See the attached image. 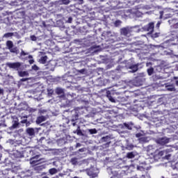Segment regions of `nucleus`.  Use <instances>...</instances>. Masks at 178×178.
I'll return each instance as SVG.
<instances>
[{
	"mask_svg": "<svg viewBox=\"0 0 178 178\" xmlns=\"http://www.w3.org/2000/svg\"><path fill=\"white\" fill-rule=\"evenodd\" d=\"M14 148H13V152L12 154V156L13 158H15L16 159L19 158H24V148L23 147V144L22 143H17L15 142L13 143Z\"/></svg>",
	"mask_w": 178,
	"mask_h": 178,
	"instance_id": "f257e3e1",
	"label": "nucleus"
},
{
	"mask_svg": "<svg viewBox=\"0 0 178 178\" xmlns=\"http://www.w3.org/2000/svg\"><path fill=\"white\" fill-rule=\"evenodd\" d=\"M86 110V108L81 107H78L76 108L75 109H74L73 111H72V113H74V114H72V120L71 122L72 123V126H77L76 123L74 122H76V120H79V117L80 116V115H84V111Z\"/></svg>",
	"mask_w": 178,
	"mask_h": 178,
	"instance_id": "f03ea898",
	"label": "nucleus"
},
{
	"mask_svg": "<svg viewBox=\"0 0 178 178\" xmlns=\"http://www.w3.org/2000/svg\"><path fill=\"white\" fill-rule=\"evenodd\" d=\"M30 163L32 166H35V170H42V165H40V160L35 159V157L30 159Z\"/></svg>",
	"mask_w": 178,
	"mask_h": 178,
	"instance_id": "7ed1b4c3",
	"label": "nucleus"
},
{
	"mask_svg": "<svg viewBox=\"0 0 178 178\" xmlns=\"http://www.w3.org/2000/svg\"><path fill=\"white\" fill-rule=\"evenodd\" d=\"M6 47L12 54H17L19 52V49L17 47H13V42L12 40H8L6 42Z\"/></svg>",
	"mask_w": 178,
	"mask_h": 178,
	"instance_id": "20e7f679",
	"label": "nucleus"
},
{
	"mask_svg": "<svg viewBox=\"0 0 178 178\" xmlns=\"http://www.w3.org/2000/svg\"><path fill=\"white\" fill-rule=\"evenodd\" d=\"M146 152L147 155L155 156L158 152V149H155V147H154V145H148Z\"/></svg>",
	"mask_w": 178,
	"mask_h": 178,
	"instance_id": "39448f33",
	"label": "nucleus"
},
{
	"mask_svg": "<svg viewBox=\"0 0 178 178\" xmlns=\"http://www.w3.org/2000/svg\"><path fill=\"white\" fill-rule=\"evenodd\" d=\"M6 65L10 69H14L15 70H19V69H20V67L22 66V63H20L19 62H16V63H7Z\"/></svg>",
	"mask_w": 178,
	"mask_h": 178,
	"instance_id": "423d86ee",
	"label": "nucleus"
},
{
	"mask_svg": "<svg viewBox=\"0 0 178 178\" xmlns=\"http://www.w3.org/2000/svg\"><path fill=\"white\" fill-rule=\"evenodd\" d=\"M126 67H127V69H130L132 73H136V72L138 70V65L133 64V63H127Z\"/></svg>",
	"mask_w": 178,
	"mask_h": 178,
	"instance_id": "0eeeda50",
	"label": "nucleus"
},
{
	"mask_svg": "<svg viewBox=\"0 0 178 178\" xmlns=\"http://www.w3.org/2000/svg\"><path fill=\"white\" fill-rule=\"evenodd\" d=\"M102 143H106L103 145L105 147V148H108L109 147V145L111 144V136H106L102 138Z\"/></svg>",
	"mask_w": 178,
	"mask_h": 178,
	"instance_id": "6e6552de",
	"label": "nucleus"
},
{
	"mask_svg": "<svg viewBox=\"0 0 178 178\" xmlns=\"http://www.w3.org/2000/svg\"><path fill=\"white\" fill-rule=\"evenodd\" d=\"M157 144H159L160 145H165V144H168L169 143V138H161L156 140Z\"/></svg>",
	"mask_w": 178,
	"mask_h": 178,
	"instance_id": "1a4fd4ad",
	"label": "nucleus"
},
{
	"mask_svg": "<svg viewBox=\"0 0 178 178\" xmlns=\"http://www.w3.org/2000/svg\"><path fill=\"white\" fill-rule=\"evenodd\" d=\"M130 33H131V30L129 28H122L121 29L120 33L122 35H125L127 37V35H129Z\"/></svg>",
	"mask_w": 178,
	"mask_h": 178,
	"instance_id": "9d476101",
	"label": "nucleus"
},
{
	"mask_svg": "<svg viewBox=\"0 0 178 178\" xmlns=\"http://www.w3.org/2000/svg\"><path fill=\"white\" fill-rule=\"evenodd\" d=\"M177 22V19H172L168 20L169 24H172L174 29H178V22Z\"/></svg>",
	"mask_w": 178,
	"mask_h": 178,
	"instance_id": "9b49d317",
	"label": "nucleus"
},
{
	"mask_svg": "<svg viewBox=\"0 0 178 178\" xmlns=\"http://www.w3.org/2000/svg\"><path fill=\"white\" fill-rule=\"evenodd\" d=\"M155 27V23L154 22H149L147 25V30L148 31H149L150 33H153L154 32V28Z\"/></svg>",
	"mask_w": 178,
	"mask_h": 178,
	"instance_id": "f8f14e48",
	"label": "nucleus"
},
{
	"mask_svg": "<svg viewBox=\"0 0 178 178\" xmlns=\"http://www.w3.org/2000/svg\"><path fill=\"white\" fill-rule=\"evenodd\" d=\"M47 118H45V116L44 115L39 116L37 118L36 123L37 124H41V123H42V122H45Z\"/></svg>",
	"mask_w": 178,
	"mask_h": 178,
	"instance_id": "ddd939ff",
	"label": "nucleus"
},
{
	"mask_svg": "<svg viewBox=\"0 0 178 178\" xmlns=\"http://www.w3.org/2000/svg\"><path fill=\"white\" fill-rule=\"evenodd\" d=\"M106 97L107 98H108L109 101H111V102H115V100L114 98H113L112 97V93H111V91L107 90L106 91Z\"/></svg>",
	"mask_w": 178,
	"mask_h": 178,
	"instance_id": "4468645a",
	"label": "nucleus"
},
{
	"mask_svg": "<svg viewBox=\"0 0 178 178\" xmlns=\"http://www.w3.org/2000/svg\"><path fill=\"white\" fill-rule=\"evenodd\" d=\"M26 133L29 136H35V131L33 128L26 129Z\"/></svg>",
	"mask_w": 178,
	"mask_h": 178,
	"instance_id": "2eb2a0df",
	"label": "nucleus"
},
{
	"mask_svg": "<svg viewBox=\"0 0 178 178\" xmlns=\"http://www.w3.org/2000/svg\"><path fill=\"white\" fill-rule=\"evenodd\" d=\"M48 60V56H42L40 59L39 60L40 63H42V65H45L47 63V60Z\"/></svg>",
	"mask_w": 178,
	"mask_h": 178,
	"instance_id": "dca6fc26",
	"label": "nucleus"
},
{
	"mask_svg": "<svg viewBox=\"0 0 178 178\" xmlns=\"http://www.w3.org/2000/svg\"><path fill=\"white\" fill-rule=\"evenodd\" d=\"M24 120L21 121V123L23 124H26V126H30V121L27 120V116H24L23 117Z\"/></svg>",
	"mask_w": 178,
	"mask_h": 178,
	"instance_id": "f3484780",
	"label": "nucleus"
},
{
	"mask_svg": "<svg viewBox=\"0 0 178 178\" xmlns=\"http://www.w3.org/2000/svg\"><path fill=\"white\" fill-rule=\"evenodd\" d=\"M135 156L136 154H134V152L127 153V158H128V159H133V158H135Z\"/></svg>",
	"mask_w": 178,
	"mask_h": 178,
	"instance_id": "a211bd4d",
	"label": "nucleus"
},
{
	"mask_svg": "<svg viewBox=\"0 0 178 178\" xmlns=\"http://www.w3.org/2000/svg\"><path fill=\"white\" fill-rule=\"evenodd\" d=\"M19 77H24L29 76V72L27 71H20L18 72Z\"/></svg>",
	"mask_w": 178,
	"mask_h": 178,
	"instance_id": "6ab92c4d",
	"label": "nucleus"
},
{
	"mask_svg": "<svg viewBox=\"0 0 178 178\" xmlns=\"http://www.w3.org/2000/svg\"><path fill=\"white\" fill-rule=\"evenodd\" d=\"M70 163H72V165H77V163H79V159H77L76 157L72 158L70 160Z\"/></svg>",
	"mask_w": 178,
	"mask_h": 178,
	"instance_id": "aec40b11",
	"label": "nucleus"
},
{
	"mask_svg": "<svg viewBox=\"0 0 178 178\" xmlns=\"http://www.w3.org/2000/svg\"><path fill=\"white\" fill-rule=\"evenodd\" d=\"M148 76H152L154 74V67H150L147 70Z\"/></svg>",
	"mask_w": 178,
	"mask_h": 178,
	"instance_id": "412c9836",
	"label": "nucleus"
},
{
	"mask_svg": "<svg viewBox=\"0 0 178 178\" xmlns=\"http://www.w3.org/2000/svg\"><path fill=\"white\" fill-rule=\"evenodd\" d=\"M50 175H56L58 173V170L56 168H51L49 170Z\"/></svg>",
	"mask_w": 178,
	"mask_h": 178,
	"instance_id": "4be33fe9",
	"label": "nucleus"
},
{
	"mask_svg": "<svg viewBox=\"0 0 178 178\" xmlns=\"http://www.w3.org/2000/svg\"><path fill=\"white\" fill-rule=\"evenodd\" d=\"M63 89L60 88H58L56 89V93L58 95H60L61 94H63Z\"/></svg>",
	"mask_w": 178,
	"mask_h": 178,
	"instance_id": "5701e85b",
	"label": "nucleus"
},
{
	"mask_svg": "<svg viewBox=\"0 0 178 178\" xmlns=\"http://www.w3.org/2000/svg\"><path fill=\"white\" fill-rule=\"evenodd\" d=\"M74 133H76L78 136H80V134H83V132L81 131V129H80V126L77 125V129L76 131H74Z\"/></svg>",
	"mask_w": 178,
	"mask_h": 178,
	"instance_id": "b1692460",
	"label": "nucleus"
},
{
	"mask_svg": "<svg viewBox=\"0 0 178 178\" xmlns=\"http://www.w3.org/2000/svg\"><path fill=\"white\" fill-rule=\"evenodd\" d=\"M17 127H19V122L14 121V123L11 126V129H17Z\"/></svg>",
	"mask_w": 178,
	"mask_h": 178,
	"instance_id": "393cba45",
	"label": "nucleus"
},
{
	"mask_svg": "<svg viewBox=\"0 0 178 178\" xmlns=\"http://www.w3.org/2000/svg\"><path fill=\"white\" fill-rule=\"evenodd\" d=\"M88 131L90 132V134H97V131L95 129H88Z\"/></svg>",
	"mask_w": 178,
	"mask_h": 178,
	"instance_id": "a878e982",
	"label": "nucleus"
},
{
	"mask_svg": "<svg viewBox=\"0 0 178 178\" xmlns=\"http://www.w3.org/2000/svg\"><path fill=\"white\" fill-rule=\"evenodd\" d=\"M138 170H140V172H145V168L139 165L137 167Z\"/></svg>",
	"mask_w": 178,
	"mask_h": 178,
	"instance_id": "bb28decb",
	"label": "nucleus"
},
{
	"mask_svg": "<svg viewBox=\"0 0 178 178\" xmlns=\"http://www.w3.org/2000/svg\"><path fill=\"white\" fill-rule=\"evenodd\" d=\"M13 33H7L4 35V37L6 38H9V37H13Z\"/></svg>",
	"mask_w": 178,
	"mask_h": 178,
	"instance_id": "cd10ccee",
	"label": "nucleus"
},
{
	"mask_svg": "<svg viewBox=\"0 0 178 178\" xmlns=\"http://www.w3.org/2000/svg\"><path fill=\"white\" fill-rule=\"evenodd\" d=\"M124 127H126V129H127L128 130H131V126H130V124H127V123H124Z\"/></svg>",
	"mask_w": 178,
	"mask_h": 178,
	"instance_id": "c85d7f7f",
	"label": "nucleus"
},
{
	"mask_svg": "<svg viewBox=\"0 0 178 178\" xmlns=\"http://www.w3.org/2000/svg\"><path fill=\"white\" fill-rule=\"evenodd\" d=\"M61 2L64 5H69V3H70V0H61Z\"/></svg>",
	"mask_w": 178,
	"mask_h": 178,
	"instance_id": "c756f323",
	"label": "nucleus"
},
{
	"mask_svg": "<svg viewBox=\"0 0 178 178\" xmlns=\"http://www.w3.org/2000/svg\"><path fill=\"white\" fill-rule=\"evenodd\" d=\"M121 24H122V22L120 20H117L115 22V25L116 26V27H118V26H120Z\"/></svg>",
	"mask_w": 178,
	"mask_h": 178,
	"instance_id": "7c9ffc66",
	"label": "nucleus"
},
{
	"mask_svg": "<svg viewBox=\"0 0 178 178\" xmlns=\"http://www.w3.org/2000/svg\"><path fill=\"white\" fill-rule=\"evenodd\" d=\"M31 41H37V37L34 35H31Z\"/></svg>",
	"mask_w": 178,
	"mask_h": 178,
	"instance_id": "2f4dec72",
	"label": "nucleus"
},
{
	"mask_svg": "<svg viewBox=\"0 0 178 178\" xmlns=\"http://www.w3.org/2000/svg\"><path fill=\"white\" fill-rule=\"evenodd\" d=\"M89 176H92V177H97V174L92 173L91 171L88 172Z\"/></svg>",
	"mask_w": 178,
	"mask_h": 178,
	"instance_id": "473e14b6",
	"label": "nucleus"
},
{
	"mask_svg": "<svg viewBox=\"0 0 178 178\" xmlns=\"http://www.w3.org/2000/svg\"><path fill=\"white\" fill-rule=\"evenodd\" d=\"M26 55H29V53H26L23 50H22L21 53H20V56H26Z\"/></svg>",
	"mask_w": 178,
	"mask_h": 178,
	"instance_id": "72a5a7b5",
	"label": "nucleus"
},
{
	"mask_svg": "<svg viewBox=\"0 0 178 178\" xmlns=\"http://www.w3.org/2000/svg\"><path fill=\"white\" fill-rule=\"evenodd\" d=\"M32 69H33V70L37 71V70H38L39 68H38V66H37V65H34L32 66Z\"/></svg>",
	"mask_w": 178,
	"mask_h": 178,
	"instance_id": "f704fd0d",
	"label": "nucleus"
},
{
	"mask_svg": "<svg viewBox=\"0 0 178 178\" xmlns=\"http://www.w3.org/2000/svg\"><path fill=\"white\" fill-rule=\"evenodd\" d=\"M163 154H165V152L161 151L158 152L159 156H163Z\"/></svg>",
	"mask_w": 178,
	"mask_h": 178,
	"instance_id": "c9c22d12",
	"label": "nucleus"
},
{
	"mask_svg": "<svg viewBox=\"0 0 178 178\" xmlns=\"http://www.w3.org/2000/svg\"><path fill=\"white\" fill-rule=\"evenodd\" d=\"M54 94V90L50 89L48 90V95H52Z\"/></svg>",
	"mask_w": 178,
	"mask_h": 178,
	"instance_id": "e433bc0d",
	"label": "nucleus"
},
{
	"mask_svg": "<svg viewBox=\"0 0 178 178\" xmlns=\"http://www.w3.org/2000/svg\"><path fill=\"white\" fill-rule=\"evenodd\" d=\"M72 22H73V18L70 17L67 21V23H72Z\"/></svg>",
	"mask_w": 178,
	"mask_h": 178,
	"instance_id": "4c0bfd02",
	"label": "nucleus"
},
{
	"mask_svg": "<svg viewBox=\"0 0 178 178\" xmlns=\"http://www.w3.org/2000/svg\"><path fill=\"white\" fill-rule=\"evenodd\" d=\"M44 140H45V137H41L39 140V143H40V144H42V141H44Z\"/></svg>",
	"mask_w": 178,
	"mask_h": 178,
	"instance_id": "58836bf2",
	"label": "nucleus"
},
{
	"mask_svg": "<svg viewBox=\"0 0 178 178\" xmlns=\"http://www.w3.org/2000/svg\"><path fill=\"white\" fill-rule=\"evenodd\" d=\"M160 26H161V22H158L157 24H156V27L157 29H159Z\"/></svg>",
	"mask_w": 178,
	"mask_h": 178,
	"instance_id": "ea45409f",
	"label": "nucleus"
},
{
	"mask_svg": "<svg viewBox=\"0 0 178 178\" xmlns=\"http://www.w3.org/2000/svg\"><path fill=\"white\" fill-rule=\"evenodd\" d=\"M4 90L3 88H0V95H3Z\"/></svg>",
	"mask_w": 178,
	"mask_h": 178,
	"instance_id": "a19ab883",
	"label": "nucleus"
},
{
	"mask_svg": "<svg viewBox=\"0 0 178 178\" xmlns=\"http://www.w3.org/2000/svg\"><path fill=\"white\" fill-rule=\"evenodd\" d=\"M146 66H147V67H149V66H152V63H151V62L147 63H146Z\"/></svg>",
	"mask_w": 178,
	"mask_h": 178,
	"instance_id": "79ce46f5",
	"label": "nucleus"
},
{
	"mask_svg": "<svg viewBox=\"0 0 178 178\" xmlns=\"http://www.w3.org/2000/svg\"><path fill=\"white\" fill-rule=\"evenodd\" d=\"M29 63L30 65H33V63H34V60L31 59V60H29Z\"/></svg>",
	"mask_w": 178,
	"mask_h": 178,
	"instance_id": "37998d69",
	"label": "nucleus"
},
{
	"mask_svg": "<svg viewBox=\"0 0 178 178\" xmlns=\"http://www.w3.org/2000/svg\"><path fill=\"white\" fill-rule=\"evenodd\" d=\"M27 80H29V79L27 78H22L20 79V81H27Z\"/></svg>",
	"mask_w": 178,
	"mask_h": 178,
	"instance_id": "c03bdc74",
	"label": "nucleus"
},
{
	"mask_svg": "<svg viewBox=\"0 0 178 178\" xmlns=\"http://www.w3.org/2000/svg\"><path fill=\"white\" fill-rule=\"evenodd\" d=\"M168 91H175V88H168Z\"/></svg>",
	"mask_w": 178,
	"mask_h": 178,
	"instance_id": "a18cd8bd",
	"label": "nucleus"
},
{
	"mask_svg": "<svg viewBox=\"0 0 178 178\" xmlns=\"http://www.w3.org/2000/svg\"><path fill=\"white\" fill-rule=\"evenodd\" d=\"M76 1H78L79 5L83 4V3L84 2L83 0H76Z\"/></svg>",
	"mask_w": 178,
	"mask_h": 178,
	"instance_id": "49530a36",
	"label": "nucleus"
},
{
	"mask_svg": "<svg viewBox=\"0 0 178 178\" xmlns=\"http://www.w3.org/2000/svg\"><path fill=\"white\" fill-rule=\"evenodd\" d=\"M79 147H81V144L79 143H76V148H79Z\"/></svg>",
	"mask_w": 178,
	"mask_h": 178,
	"instance_id": "de8ad7c7",
	"label": "nucleus"
},
{
	"mask_svg": "<svg viewBox=\"0 0 178 178\" xmlns=\"http://www.w3.org/2000/svg\"><path fill=\"white\" fill-rule=\"evenodd\" d=\"M78 152H84V148H81L78 150Z\"/></svg>",
	"mask_w": 178,
	"mask_h": 178,
	"instance_id": "09e8293b",
	"label": "nucleus"
},
{
	"mask_svg": "<svg viewBox=\"0 0 178 178\" xmlns=\"http://www.w3.org/2000/svg\"><path fill=\"white\" fill-rule=\"evenodd\" d=\"M136 136L138 138L141 137V134L140 133L136 134Z\"/></svg>",
	"mask_w": 178,
	"mask_h": 178,
	"instance_id": "8fccbe9b",
	"label": "nucleus"
},
{
	"mask_svg": "<svg viewBox=\"0 0 178 178\" xmlns=\"http://www.w3.org/2000/svg\"><path fill=\"white\" fill-rule=\"evenodd\" d=\"M170 158V154L165 156V159H169Z\"/></svg>",
	"mask_w": 178,
	"mask_h": 178,
	"instance_id": "3c124183",
	"label": "nucleus"
},
{
	"mask_svg": "<svg viewBox=\"0 0 178 178\" xmlns=\"http://www.w3.org/2000/svg\"><path fill=\"white\" fill-rule=\"evenodd\" d=\"M29 59H33V56L29 55Z\"/></svg>",
	"mask_w": 178,
	"mask_h": 178,
	"instance_id": "603ef678",
	"label": "nucleus"
},
{
	"mask_svg": "<svg viewBox=\"0 0 178 178\" xmlns=\"http://www.w3.org/2000/svg\"><path fill=\"white\" fill-rule=\"evenodd\" d=\"M175 84H176V86H178V81H176Z\"/></svg>",
	"mask_w": 178,
	"mask_h": 178,
	"instance_id": "864d4df0",
	"label": "nucleus"
},
{
	"mask_svg": "<svg viewBox=\"0 0 178 178\" xmlns=\"http://www.w3.org/2000/svg\"><path fill=\"white\" fill-rule=\"evenodd\" d=\"M42 178H48V177H47V176H44V177H43Z\"/></svg>",
	"mask_w": 178,
	"mask_h": 178,
	"instance_id": "5fc2aeb1",
	"label": "nucleus"
}]
</instances>
